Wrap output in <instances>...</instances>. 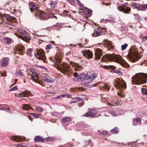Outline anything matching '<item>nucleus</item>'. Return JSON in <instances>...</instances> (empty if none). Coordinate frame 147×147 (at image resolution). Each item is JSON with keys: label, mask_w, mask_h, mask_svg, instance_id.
I'll return each mask as SVG.
<instances>
[{"label": "nucleus", "mask_w": 147, "mask_h": 147, "mask_svg": "<svg viewBox=\"0 0 147 147\" xmlns=\"http://www.w3.org/2000/svg\"><path fill=\"white\" fill-rule=\"evenodd\" d=\"M5 17L8 22H15L16 21V19L14 17L11 16L9 14H6L5 15Z\"/></svg>", "instance_id": "a211bd4d"}, {"label": "nucleus", "mask_w": 147, "mask_h": 147, "mask_svg": "<svg viewBox=\"0 0 147 147\" xmlns=\"http://www.w3.org/2000/svg\"><path fill=\"white\" fill-rule=\"evenodd\" d=\"M70 63L71 65H72L73 66L74 65H75L76 64L74 63L72 61L70 62Z\"/></svg>", "instance_id": "e2e57ef3"}, {"label": "nucleus", "mask_w": 147, "mask_h": 147, "mask_svg": "<svg viewBox=\"0 0 147 147\" xmlns=\"http://www.w3.org/2000/svg\"><path fill=\"white\" fill-rule=\"evenodd\" d=\"M101 34V31L98 29H94V32L91 34V36L93 37L98 36Z\"/></svg>", "instance_id": "f3484780"}, {"label": "nucleus", "mask_w": 147, "mask_h": 147, "mask_svg": "<svg viewBox=\"0 0 147 147\" xmlns=\"http://www.w3.org/2000/svg\"><path fill=\"white\" fill-rule=\"evenodd\" d=\"M32 115L34 116L36 118H37L39 117V115L38 114L32 113Z\"/></svg>", "instance_id": "de8ad7c7"}, {"label": "nucleus", "mask_w": 147, "mask_h": 147, "mask_svg": "<svg viewBox=\"0 0 147 147\" xmlns=\"http://www.w3.org/2000/svg\"><path fill=\"white\" fill-rule=\"evenodd\" d=\"M58 147H65V145H63L60 146H58Z\"/></svg>", "instance_id": "69168bd1"}, {"label": "nucleus", "mask_w": 147, "mask_h": 147, "mask_svg": "<svg viewBox=\"0 0 147 147\" xmlns=\"http://www.w3.org/2000/svg\"><path fill=\"white\" fill-rule=\"evenodd\" d=\"M4 20L3 19V17H2L0 18V24H2L3 23Z\"/></svg>", "instance_id": "864d4df0"}, {"label": "nucleus", "mask_w": 147, "mask_h": 147, "mask_svg": "<svg viewBox=\"0 0 147 147\" xmlns=\"http://www.w3.org/2000/svg\"><path fill=\"white\" fill-rule=\"evenodd\" d=\"M23 47L22 48H19L18 49V51L19 52V53L20 54L22 55L23 54H22L23 53Z\"/></svg>", "instance_id": "e433bc0d"}, {"label": "nucleus", "mask_w": 147, "mask_h": 147, "mask_svg": "<svg viewBox=\"0 0 147 147\" xmlns=\"http://www.w3.org/2000/svg\"><path fill=\"white\" fill-rule=\"evenodd\" d=\"M106 20L107 21V22H112V20H108V19H107Z\"/></svg>", "instance_id": "0e129e2a"}, {"label": "nucleus", "mask_w": 147, "mask_h": 147, "mask_svg": "<svg viewBox=\"0 0 147 147\" xmlns=\"http://www.w3.org/2000/svg\"><path fill=\"white\" fill-rule=\"evenodd\" d=\"M139 4L138 3H134L131 5V7L134 9H138V10Z\"/></svg>", "instance_id": "7c9ffc66"}, {"label": "nucleus", "mask_w": 147, "mask_h": 147, "mask_svg": "<svg viewBox=\"0 0 147 147\" xmlns=\"http://www.w3.org/2000/svg\"><path fill=\"white\" fill-rule=\"evenodd\" d=\"M96 114V112L94 109H90L88 111L85 113V114L82 115V116H85L86 117H94Z\"/></svg>", "instance_id": "9d476101"}, {"label": "nucleus", "mask_w": 147, "mask_h": 147, "mask_svg": "<svg viewBox=\"0 0 147 147\" xmlns=\"http://www.w3.org/2000/svg\"><path fill=\"white\" fill-rule=\"evenodd\" d=\"M18 89L16 86L13 87L11 89L9 90V91H15L18 90Z\"/></svg>", "instance_id": "a18cd8bd"}, {"label": "nucleus", "mask_w": 147, "mask_h": 147, "mask_svg": "<svg viewBox=\"0 0 147 147\" xmlns=\"http://www.w3.org/2000/svg\"><path fill=\"white\" fill-rule=\"evenodd\" d=\"M104 43L105 44L106 46L108 47V49L109 50L110 49H111L113 47V46L112 45V43L111 41H109L108 40H104L103 41Z\"/></svg>", "instance_id": "aec40b11"}, {"label": "nucleus", "mask_w": 147, "mask_h": 147, "mask_svg": "<svg viewBox=\"0 0 147 147\" xmlns=\"http://www.w3.org/2000/svg\"><path fill=\"white\" fill-rule=\"evenodd\" d=\"M97 76V75L96 73L88 72L86 74V78L87 80L90 82L94 80Z\"/></svg>", "instance_id": "6e6552de"}, {"label": "nucleus", "mask_w": 147, "mask_h": 147, "mask_svg": "<svg viewBox=\"0 0 147 147\" xmlns=\"http://www.w3.org/2000/svg\"><path fill=\"white\" fill-rule=\"evenodd\" d=\"M111 115L114 117H115L117 116V114L115 112L113 111L111 113Z\"/></svg>", "instance_id": "5fc2aeb1"}, {"label": "nucleus", "mask_w": 147, "mask_h": 147, "mask_svg": "<svg viewBox=\"0 0 147 147\" xmlns=\"http://www.w3.org/2000/svg\"><path fill=\"white\" fill-rule=\"evenodd\" d=\"M66 1L72 5H74L75 4V1L74 0H66Z\"/></svg>", "instance_id": "a19ab883"}, {"label": "nucleus", "mask_w": 147, "mask_h": 147, "mask_svg": "<svg viewBox=\"0 0 147 147\" xmlns=\"http://www.w3.org/2000/svg\"><path fill=\"white\" fill-rule=\"evenodd\" d=\"M104 88L105 89H106L108 90L110 88V86L109 85L107 84H105L104 86Z\"/></svg>", "instance_id": "c03bdc74"}, {"label": "nucleus", "mask_w": 147, "mask_h": 147, "mask_svg": "<svg viewBox=\"0 0 147 147\" xmlns=\"http://www.w3.org/2000/svg\"><path fill=\"white\" fill-rule=\"evenodd\" d=\"M27 95L33 96V95L31 94L30 91L25 90L22 93L19 94H18V96L19 98H21L23 97H26Z\"/></svg>", "instance_id": "2eb2a0df"}, {"label": "nucleus", "mask_w": 147, "mask_h": 147, "mask_svg": "<svg viewBox=\"0 0 147 147\" xmlns=\"http://www.w3.org/2000/svg\"><path fill=\"white\" fill-rule=\"evenodd\" d=\"M127 4H128L127 3H125V4H123V6H124V7L127 6Z\"/></svg>", "instance_id": "774afa93"}, {"label": "nucleus", "mask_w": 147, "mask_h": 147, "mask_svg": "<svg viewBox=\"0 0 147 147\" xmlns=\"http://www.w3.org/2000/svg\"><path fill=\"white\" fill-rule=\"evenodd\" d=\"M102 54V50L99 48L96 49L95 52V59L98 60L99 59Z\"/></svg>", "instance_id": "ddd939ff"}, {"label": "nucleus", "mask_w": 147, "mask_h": 147, "mask_svg": "<svg viewBox=\"0 0 147 147\" xmlns=\"http://www.w3.org/2000/svg\"><path fill=\"white\" fill-rule=\"evenodd\" d=\"M51 48V45L50 44H49L47 45L46 47V49H50Z\"/></svg>", "instance_id": "3c124183"}, {"label": "nucleus", "mask_w": 147, "mask_h": 147, "mask_svg": "<svg viewBox=\"0 0 147 147\" xmlns=\"http://www.w3.org/2000/svg\"><path fill=\"white\" fill-rule=\"evenodd\" d=\"M4 39L6 43L9 44L11 43V39L7 38H5Z\"/></svg>", "instance_id": "473e14b6"}, {"label": "nucleus", "mask_w": 147, "mask_h": 147, "mask_svg": "<svg viewBox=\"0 0 147 147\" xmlns=\"http://www.w3.org/2000/svg\"><path fill=\"white\" fill-rule=\"evenodd\" d=\"M119 131L118 128L117 127H115L113 129L110 131V132L112 133L113 134H117Z\"/></svg>", "instance_id": "cd10ccee"}, {"label": "nucleus", "mask_w": 147, "mask_h": 147, "mask_svg": "<svg viewBox=\"0 0 147 147\" xmlns=\"http://www.w3.org/2000/svg\"><path fill=\"white\" fill-rule=\"evenodd\" d=\"M34 55L37 59L42 60L44 63L46 62V57L44 52L42 50H37L34 53Z\"/></svg>", "instance_id": "423d86ee"}, {"label": "nucleus", "mask_w": 147, "mask_h": 147, "mask_svg": "<svg viewBox=\"0 0 147 147\" xmlns=\"http://www.w3.org/2000/svg\"><path fill=\"white\" fill-rule=\"evenodd\" d=\"M118 9L120 11L123 12L125 13H128L131 10L130 8L127 7L126 8L122 7H119Z\"/></svg>", "instance_id": "6ab92c4d"}, {"label": "nucleus", "mask_w": 147, "mask_h": 147, "mask_svg": "<svg viewBox=\"0 0 147 147\" xmlns=\"http://www.w3.org/2000/svg\"><path fill=\"white\" fill-rule=\"evenodd\" d=\"M70 121H72V120L71 117H65L61 120V123H68Z\"/></svg>", "instance_id": "5701e85b"}, {"label": "nucleus", "mask_w": 147, "mask_h": 147, "mask_svg": "<svg viewBox=\"0 0 147 147\" xmlns=\"http://www.w3.org/2000/svg\"><path fill=\"white\" fill-rule=\"evenodd\" d=\"M146 9H147V5L140 4H139L138 10L144 11Z\"/></svg>", "instance_id": "393cba45"}, {"label": "nucleus", "mask_w": 147, "mask_h": 147, "mask_svg": "<svg viewBox=\"0 0 147 147\" xmlns=\"http://www.w3.org/2000/svg\"><path fill=\"white\" fill-rule=\"evenodd\" d=\"M54 26L57 30H59V29L63 27L62 24L59 23L56 24Z\"/></svg>", "instance_id": "c85d7f7f"}, {"label": "nucleus", "mask_w": 147, "mask_h": 147, "mask_svg": "<svg viewBox=\"0 0 147 147\" xmlns=\"http://www.w3.org/2000/svg\"><path fill=\"white\" fill-rule=\"evenodd\" d=\"M23 110L28 111L30 109H33L32 108L29 104H23Z\"/></svg>", "instance_id": "a878e982"}, {"label": "nucleus", "mask_w": 147, "mask_h": 147, "mask_svg": "<svg viewBox=\"0 0 147 147\" xmlns=\"http://www.w3.org/2000/svg\"><path fill=\"white\" fill-rule=\"evenodd\" d=\"M142 40L143 41H145L147 40V36L143 37L142 38Z\"/></svg>", "instance_id": "13d9d810"}, {"label": "nucleus", "mask_w": 147, "mask_h": 147, "mask_svg": "<svg viewBox=\"0 0 147 147\" xmlns=\"http://www.w3.org/2000/svg\"><path fill=\"white\" fill-rule=\"evenodd\" d=\"M92 11L91 9H86V12L85 13L86 14H89V15H90L92 13Z\"/></svg>", "instance_id": "79ce46f5"}, {"label": "nucleus", "mask_w": 147, "mask_h": 147, "mask_svg": "<svg viewBox=\"0 0 147 147\" xmlns=\"http://www.w3.org/2000/svg\"><path fill=\"white\" fill-rule=\"evenodd\" d=\"M41 18L44 20L48 18H53L57 19V17L53 14V11L51 9H48L46 12H41L40 14Z\"/></svg>", "instance_id": "20e7f679"}, {"label": "nucleus", "mask_w": 147, "mask_h": 147, "mask_svg": "<svg viewBox=\"0 0 147 147\" xmlns=\"http://www.w3.org/2000/svg\"><path fill=\"white\" fill-rule=\"evenodd\" d=\"M69 65L66 63H63L62 64L61 67V72L63 74H65L69 71Z\"/></svg>", "instance_id": "9b49d317"}, {"label": "nucleus", "mask_w": 147, "mask_h": 147, "mask_svg": "<svg viewBox=\"0 0 147 147\" xmlns=\"http://www.w3.org/2000/svg\"><path fill=\"white\" fill-rule=\"evenodd\" d=\"M30 74L31 75V78L35 82L38 83H40L39 80L40 77L38 74L34 70H32Z\"/></svg>", "instance_id": "0eeeda50"}, {"label": "nucleus", "mask_w": 147, "mask_h": 147, "mask_svg": "<svg viewBox=\"0 0 147 147\" xmlns=\"http://www.w3.org/2000/svg\"><path fill=\"white\" fill-rule=\"evenodd\" d=\"M134 120L139 123L141 122V121L140 119L138 117L134 119Z\"/></svg>", "instance_id": "49530a36"}, {"label": "nucleus", "mask_w": 147, "mask_h": 147, "mask_svg": "<svg viewBox=\"0 0 147 147\" xmlns=\"http://www.w3.org/2000/svg\"><path fill=\"white\" fill-rule=\"evenodd\" d=\"M114 72L115 73L118 74H119L120 75H121L122 74V73L121 71L118 70H115L114 71Z\"/></svg>", "instance_id": "8fccbe9b"}, {"label": "nucleus", "mask_w": 147, "mask_h": 147, "mask_svg": "<svg viewBox=\"0 0 147 147\" xmlns=\"http://www.w3.org/2000/svg\"><path fill=\"white\" fill-rule=\"evenodd\" d=\"M56 4V1H52L50 4V6L52 8H54L55 7Z\"/></svg>", "instance_id": "72a5a7b5"}, {"label": "nucleus", "mask_w": 147, "mask_h": 147, "mask_svg": "<svg viewBox=\"0 0 147 147\" xmlns=\"http://www.w3.org/2000/svg\"><path fill=\"white\" fill-rule=\"evenodd\" d=\"M43 79L44 81L47 83L52 82L54 81L53 79L48 76H43Z\"/></svg>", "instance_id": "412c9836"}, {"label": "nucleus", "mask_w": 147, "mask_h": 147, "mask_svg": "<svg viewBox=\"0 0 147 147\" xmlns=\"http://www.w3.org/2000/svg\"><path fill=\"white\" fill-rule=\"evenodd\" d=\"M77 1V3L78 4L80 7H83L84 5L82 4H81L79 0H76Z\"/></svg>", "instance_id": "09e8293b"}, {"label": "nucleus", "mask_w": 147, "mask_h": 147, "mask_svg": "<svg viewBox=\"0 0 147 147\" xmlns=\"http://www.w3.org/2000/svg\"><path fill=\"white\" fill-rule=\"evenodd\" d=\"M4 109V106L3 105H0V110H3Z\"/></svg>", "instance_id": "bf43d9fd"}, {"label": "nucleus", "mask_w": 147, "mask_h": 147, "mask_svg": "<svg viewBox=\"0 0 147 147\" xmlns=\"http://www.w3.org/2000/svg\"><path fill=\"white\" fill-rule=\"evenodd\" d=\"M130 59L133 62L138 60L139 59L138 54L135 52H132L131 55Z\"/></svg>", "instance_id": "f8f14e48"}, {"label": "nucleus", "mask_w": 147, "mask_h": 147, "mask_svg": "<svg viewBox=\"0 0 147 147\" xmlns=\"http://www.w3.org/2000/svg\"><path fill=\"white\" fill-rule=\"evenodd\" d=\"M73 76L74 77H77L78 76V74L77 72H74V74Z\"/></svg>", "instance_id": "052dcab7"}, {"label": "nucleus", "mask_w": 147, "mask_h": 147, "mask_svg": "<svg viewBox=\"0 0 147 147\" xmlns=\"http://www.w3.org/2000/svg\"><path fill=\"white\" fill-rule=\"evenodd\" d=\"M8 58H4L3 60L1 63V66L3 67L6 66L8 64V62L9 61Z\"/></svg>", "instance_id": "b1692460"}, {"label": "nucleus", "mask_w": 147, "mask_h": 147, "mask_svg": "<svg viewBox=\"0 0 147 147\" xmlns=\"http://www.w3.org/2000/svg\"><path fill=\"white\" fill-rule=\"evenodd\" d=\"M65 147H72L73 146V143L71 142L68 143L67 144H65Z\"/></svg>", "instance_id": "ea45409f"}, {"label": "nucleus", "mask_w": 147, "mask_h": 147, "mask_svg": "<svg viewBox=\"0 0 147 147\" xmlns=\"http://www.w3.org/2000/svg\"><path fill=\"white\" fill-rule=\"evenodd\" d=\"M82 69V67L80 66L78 67H77L76 69L75 68V71L80 70Z\"/></svg>", "instance_id": "603ef678"}, {"label": "nucleus", "mask_w": 147, "mask_h": 147, "mask_svg": "<svg viewBox=\"0 0 147 147\" xmlns=\"http://www.w3.org/2000/svg\"><path fill=\"white\" fill-rule=\"evenodd\" d=\"M147 81V74H137L132 78V82L133 84L139 85L146 83Z\"/></svg>", "instance_id": "f03ea898"}, {"label": "nucleus", "mask_w": 147, "mask_h": 147, "mask_svg": "<svg viewBox=\"0 0 147 147\" xmlns=\"http://www.w3.org/2000/svg\"><path fill=\"white\" fill-rule=\"evenodd\" d=\"M29 7L31 12H36L37 11L38 8L37 4L33 1H32L29 3Z\"/></svg>", "instance_id": "1a4fd4ad"}, {"label": "nucleus", "mask_w": 147, "mask_h": 147, "mask_svg": "<svg viewBox=\"0 0 147 147\" xmlns=\"http://www.w3.org/2000/svg\"><path fill=\"white\" fill-rule=\"evenodd\" d=\"M82 100L83 99L82 98L79 97H76L75 98H74L73 99V101L71 102L70 104L79 102L82 101Z\"/></svg>", "instance_id": "bb28decb"}, {"label": "nucleus", "mask_w": 147, "mask_h": 147, "mask_svg": "<svg viewBox=\"0 0 147 147\" xmlns=\"http://www.w3.org/2000/svg\"><path fill=\"white\" fill-rule=\"evenodd\" d=\"M83 55L87 58H91L92 57L93 54L92 52L89 50H84Z\"/></svg>", "instance_id": "dca6fc26"}, {"label": "nucleus", "mask_w": 147, "mask_h": 147, "mask_svg": "<svg viewBox=\"0 0 147 147\" xmlns=\"http://www.w3.org/2000/svg\"><path fill=\"white\" fill-rule=\"evenodd\" d=\"M68 96V95L66 94H63L61 95H60L58 96L57 97L55 98V99H58V98H63L65 97H67Z\"/></svg>", "instance_id": "c9c22d12"}, {"label": "nucleus", "mask_w": 147, "mask_h": 147, "mask_svg": "<svg viewBox=\"0 0 147 147\" xmlns=\"http://www.w3.org/2000/svg\"><path fill=\"white\" fill-rule=\"evenodd\" d=\"M33 51V49H28L27 51L28 53H31Z\"/></svg>", "instance_id": "4d7b16f0"}, {"label": "nucleus", "mask_w": 147, "mask_h": 147, "mask_svg": "<svg viewBox=\"0 0 147 147\" xmlns=\"http://www.w3.org/2000/svg\"><path fill=\"white\" fill-rule=\"evenodd\" d=\"M128 46L127 44H125L123 45H122L121 46V49L122 50H123L126 48Z\"/></svg>", "instance_id": "58836bf2"}, {"label": "nucleus", "mask_w": 147, "mask_h": 147, "mask_svg": "<svg viewBox=\"0 0 147 147\" xmlns=\"http://www.w3.org/2000/svg\"><path fill=\"white\" fill-rule=\"evenodd\" d=\"M44 140L46 141H54L55 138L54 137H48L44 138Z\"/></svg>", "instance_id": "2f4dec72"}, {"label": "nucleus", "mask_w": 147, "mask_h": 147, "mask_svg": "<svg viewBox=\"0 0 147 147\" xmlns=\"http://www.w3.org/2000/svg\"><path fill=\"white\" fill-rule=\"evenodd\" d=\"M7 24H8V25H10V26H12V24L11 23H7Z\"/></svg>", "instance_id": "338daca9"}, {"label": "nucleus", "mask_w": 147, "mask_h": 147, "mask_svg": "<svg viewBox=\"0 0 147 147\" xmlns=\"http://www.w3.org/2000/svg\"><path fill=\"white\" fill-rule=\"evenodd\" d=\"M18 31L21 34V35H16L18 38L26 42H29V40H30V35L26 31L20 28L18 29Z\"/></svg>", "instance_id": "7ed1b4c3"}, {"label": "nucleus", "mask_w": 147, "mask_h": 147, "mask_svg": "<svg viewBox=\"0 0 147 147\" xmlns=\"http://www.w3.org/2000/svg\"><path fill=\"white\" fill-rule=\"evenodd\" d=\"M108 134L107 132L105 131H103L100 133V135L101 136H105L107 135Z\"/></svg>", "instance_id": "4c0bfd02"}, {"label": "nucleus", "mask_w": 147, "mask_h": 147, "mask_svg": "<svg viewBox=\"0 0 147 147\" xmlns=\"http://www.w3.org/2000/svg\"><path fill=\"white\" fill-rule=\"evenodd\" d=\"M16 147H24V146L20 144H18L16 145Z\"/></svg>", "instance_id": "680f3d73"}, {"label": "nucleus", "mask_w": 147, "mask_h": 147, "mask_svg": "<svg viewBox=\"0 0 147 147\" xmlns=\"http://www.w3.org/2000/svg\"><path fill=\"white\" fill-rule=\"evenodd\" d=\"M105 68L106 69L108 68H111L113 69H115V66L113 65H109V66H106L105 67Z\"/></svg>", "instance_id": "37998d69"}, {"label": "nucleus", "mask_w": 147, "mask_h": 147, "mask_svg": "<svg viewBox=\"0 0 147 147\" xmlns=\"http://www.w3.org/2000/svg\"><path fill=\"white\" fill-rule=\"evenodd\" d=\"M114 59H115L117 62H122L123 63L122 66L123 67L127 68L129 66V65L121 56L119 55H116L113 56L110 54L105 55L102 56L101 60L103 62H107L112 60Z\"/></svg>", "instance_id": "f257e3e1"}, {"label": "nucleus", "mask_w": 147, "mask_h": 147, "mask_svg": "<svg viewBox=\"0 0 147 147\" xmlns=\"http://www.w3.org/2000/svg\"><path fill=\"white\" fill-rule=\"evenodd\" d=\"M84 76V74H80L79 76V78L81 80L82 78V77Z\"/></svg>", "instance_id": "6e6d98bb"}, {"label": "nucleus", "mask_w": 147, "mask_h": 147, "mask_svg": "<svg viewBox=\"0 0 147 147\" xmlns=\"http://www.w3.org/2000/svg\"><path fill=\"white\" fill-rule=\"evenodd\" d=\"M35 110L38 111L40 112H42L44 111V110L41 107L39 106H36L35 107Z\"/></svg>", "instance_id": "c756f323"}, {"label": "nucleus", "mask_w": 147, "mask_h": 147, "mask_svg": "<svg viewBox=\"0 0 147 147\" xmlns=\"http://www.w3.org/2000/svg\"><path fill=\"white\" fill-rule=\"evenodd\" d=\"M45 139H43L40 136H36L35 137L34 140L35 142H45Z\"/></svg>", "instance_id": "4be33fe9"}, {"label": "nucleus", "mask_w": 147, "mask_h": 147, "mask_svg": "<svg viewBox=\"0 0 147 147\" xmlns=\"http://www.w3.org/2000/svg\"><path fill=\"white\" fill-rule=\"evenodd\" d=\"M10 139L11 140L17 142L23 141L25 140L24 138L21 136H12L11 137Z\"/></svg>", "instance_id": "4468645a"}, {"label": "nucleus", "mask_w": 147, "mask_h": 147, "mask_svg": "<svg viewBox=\"0 0 147 147\" xmlns=\"http://www.w3.org/2000/svg\"><path fill=\"white\" fill-rule=\"evenodd\" d=\"M142 92L143 94L147 95V88H142Z\"/></svg>", "instance_id": "f704fd0d"}, {"label": "nucleus", "mask_w": 147, "mask_h": 147, "mask_svg": "<svg viewBox=\"0 0 147 147\" xmlns=\"http://www.w3.org/2000/svg\"><path fill=\"white\" fill-rule=\"evenodd\" d=\"M115 86L119 89L125 88L126 84L124 81L123 80L117 78L115 81Z\"/></svg>", "instance_id": "39448f33"}]
</instances>
